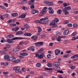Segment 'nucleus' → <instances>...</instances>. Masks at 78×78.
Masks as SVG:
<instances>
[{"instance_id":"1","label":"nucleus","mask_w":78,"mask_h":78,"mask_svg":"<svg viewBox=\"0 0 78 78\" xmlns=\"http://www.w3.org/2000/svg\"><path fill=\"white\" fill-rule=\"evenodd\" d=\"M13 70H16L15 71V73H22V71H20V68L19 67H15L13 68Z\"/></svg>"},{"instance_id":"2","label":"nucleus","mask_w":78,"mask_h":78,"mask_svg":"<svg viewBox=\"0 0 78 78\" xmlns=\"http://www.w3.org/2000/svg\"><path fill=\"white\" fill-rule=\"evenodd\" d=\"M43 19H44V20L43 21V22H44V24L45 25H48L49 22V20H48V17H46ZM46 20H48L46 21Z\"/></svg>"},{"instance_id":"3","label":"nucleus","mask_w":78,"mask_h":78,"mask_svg":"<svg viewBox=\"0 0 78 78\" xmlns=\"http://www.w3.org/2000/svg\"><path fill=\"white\" fill-rule=\"evenodd\" d=\"M43 42L42 41L34 43L35 45H36L37 47H40L41 45H43Z\"/></svg>"},{"instance_id":"4","label":"nucleus","mask_w":78,"mask_h":78,"mask_svg":"<svg viewBox=\"0 0 78 78\" xmlns=\"http://www.w3.org/2000/svg\"><path fill=\"white\" fill-rule=\"evenodd\" d=\"M48 9L49 10V14H53L54 13V10L51 7H49L48 8Z\"/></svg>"},{"instance_id":"5","label":"nucleus","mask_w":78,"mask_h":78,"mask_svg":"<svg viewBox=\"0 0 78 78\" xmlns=\"http://www.w3.org/2000/svg\"><path fill=\"white\" fill-rule=\"evenodd\" d=\"M60 52H61V51L58 49H56L55 51V54L56 56L59 55L60 54Z\"/></svg>"},{"instance_id":"6","label":"nucleus","mask_w":78,"mask_h":78,"mask_svg":"<svg viewBox=\"0 0 78 78\" xmlns=\"http://www.w3.org/2000/svg\"><path fill=\"white\" fill-rule=\"evenodd\" d=\"M15 58H16L14 57H9V58H8V61H13V62H14L16 60Z\"/></svg>"},{"instance_id":"7","label":"nucleus","mask_w":78,"mask_h":78,"mask_svg":"<svg viewBox=\"0 0 78 78\" xmlns=\"http://www.w3.org/2000/svg\"><path fill=\"white\" fill-rule=\"evenodd\" d=\"M70 9H71V7L68 6L65 8L64 9L62 10V11H63V12H66V11H67V10L69 11V10H70Z\"/></svg>"},{"instance_id":"8","label":"nucleus","mask_w":78,"mask_h":78,"mask_svg":"<svg viewBox=\"0 0 78 78\" xmlns=\"http://www.w3.org/2000/svg\"><path fill=\"white\" fill-rule=\"evenodd\" d=\"M27 1H28V0H22L21 2H18L17 3V4L19 5V4H20L21 5H22V4H26L27 2Z\"/></svg>"},{"instance_id":"9","label":"nucleus","mask_w":78,"mask_h":78,"mask_svg":"<svg viewBox=\"0 0 78 78\" xmlns=\"http://www.w3.org/2000/svg\"><path fill=\"white\" fill-rule=\"evenodd\" d=\"M48 10V8H47V7H45L42 9V11H41V14H43L44 12H46V11Z\"/></svg>"},{"instance_id":"10","label":"nucleus","mask_w":78,"mask_h":78,"mask_svg":"<svg viewBox=\"0 0 78 78\" xmlns=\"http://www.w3.org/2000/svg\"><path fill=\"white\" fill-rule=\"evenodd\" d=\"M69 32H70V31H69V30H66L63 32V35H64L65 36L68 35Z\"/></svg>"},{"instance_id":"11","label":"nucleus","mask_w":78,"mask_h":78,"mask_svg":"<svg viewBox=\"0 0 78 78\" xmlns=\"http://www.w3.org/2000/svg\"><path fill=\"white\" fill-rule=\"evenodd\" d=\"M63 37H66V36H58V38H56V41L58 42H61V40L60 38H62Z\"/></svg>"},{"instance_id":"12","label":"nucleus","mask_w":78,"mask_h":78,"mask_svg":"<svg viewBox=\"0 0 78 78\" xmlns=\"http://www.w3.org/2000/svg\"><path fill=\"white\" fill-rule=\"evenodd\" d=\"M17 39H23V38L22 37H16L12 39V40H17Z\"/></svg>"},{"instance_id":"13","label":"nucleus","mask_w":78,"mask_h":78,"mask_svg":"<svg viewBox=\"0 0 78 78\" xmlns=\"http://www.w3.org/2000/svg\"><path fill=\"white\" fill-rule=\"evenodd\" d=\"M60 65V63L58 62H55L53 64V66L56 67H58Z\"/></svg>"},{"instance_id":"14","label":"nucleus","mask_w":78,"mask_h":78,"mask_svg":"<svg viewBox=\"0 0 78 78\" xmlns=\"http://www.w3.org/2000/svg\"><path fill=\"white\" fill-rule=\"evenodd\" d=\"M35 0H30V1L28 2V4H29V5H34V2H35Z\"/></svg>"},{"instance_id":"15","label":"nucleus","mask_w":78,"mask_h":78,"mask_svg":"<svg viewBox=\"0 0 78 78\" xmlns=\"http://www.w3.org/2000/svg\"><path fill=\"white\" fill-rule=\"evenodd\" d=\"M31 34L29 33H25L23 34V35L24 36H31Z\"/></svg>"},{"instance_id":"16","label":"nucleus","mask_w":78,"mask_h":78,"mask_svg":"<svg viewBox=\"0 0 78 78\" xmlns=\"http://www.w3.org/2000/svg\"><path fill=\"white\" fill-rule=\"evenodd\" d=\"M25 17H26V15L25 14H22L21 15V16H19V18L20 19V18H21L22 19H24V18H25Z\"/></svg>"},{"instance_id":"17","label":"nucleus","mask_w":78,"mask_h":78,"mask_svg":"<svg viewBox=\"0 0 78 78\" xmlns=\"http://www.w3.org/2000/svg\"><path fill=\"white\" fill-rule=\"evenodd\" d=\"M24 28H26V30H28L30 28V27L27 24H26L25 25H24Z\"/></svg>"},{"instance_id":"18","label":"nucleus","mask_w":78,"mask_h":78,"mask_svg":"<svg viewBox=\"0 0 78 78\" xmlns=\"http://www.w3.org/2000/svg\"><path fill=\"white\" fill-rule=\"evenodd\" d=\"M16 35H20L21 34H23V32H17L16 33Z\"/></svg>"},{"instance_id":"19","label":"nucleus","mask_w":78,"mask_h":78,"mask_svg":"<svg viewBox=\"0 0 78 78\" xmlns=\"http://www.w3.org/2000/svg\"><path fill=\"white\" fill-rule=\"evenodd\" d=\"M20 55L23 56H27L28 55V53H20Z\"/></svg>"},{"instance_id":"20","label":"nucleus","mask_w":78,"mask_h":78,"mask_svg":"<svg viewBox=\"0 0 78 78\" xmlns=\"http://www.w3.org/2000/svg\"><path fill=\"white\" fill-rule=\"evenodd\" d=\"M14 36L12 34H9L7 36V37L8 38H12V37H14Z\"/></svg>"},{"instance_id":"21","label":"nucleus","mask_w":78,"mask_h":78,"mask_svg":"<svg viewBox=\"0 0 78 78\" xmlns=\"http://www.w3.org/2000/svg\"><path fill=\"white\" fill-rule=\"evenodd\" d=\"M9 55H6L4 56V59H7V60L8 61V59H9Z\"/></svg>"},{"instance_id":"22","label":"nucleus","mask_w":78,"mask_h":78,"mask_svg":"<svg viewBox=\"0 0 78 78\" xmlns=\"http://www.w3.org/2000/svg\"><path fill=\"white\" fill-rule=\"evenodd\" d=\"M37 28H38V33H41L42 31V29L41 27L38 26L37 27Z\"/></svg>"},{"instance_id":"23","label":"nucleus","mask_w":78,"mask_h":78,"mask_svg":"<svg viewBox=\"0 0 78 78\" xmlns=\"http://www.w3.org/2000/svg\"><path fill=\"white\" fill-rule=\"evenodd\" d=\"M15 61H14L13 62H15L16 63H19V62H20V61H21V60L20 59H18L16 60V58H15Z\"/></svg>"},{"instance_id":"24","label":"nucleus","mask_w":78,"mask_h":78,"mask_svg":"<svg viewBox=\"0 0 78 78\" xmlns=\"http://www.w3.org/2000/svg\"><path fill=\"white\" fill-rule=\"evenodd\" d=\"M54 23H58V22H59V19H58L55 18L53 20Z\"/></svg>"},{"instance_id":"25","label":"nucleus","mask_w":78,"mask_h":78,"mask_svg":"<svg viewBox=\"0 0 78 78\" xmlns=\"http://www.w3.org/2000/svg\"><path fill=\"white\" fill-rule=\"evenodd\" d=\"M76 58H78V55H76L71 57V59H75Z\"/></svg>"},{"instance_id":"26","label":"nucleus","mask_w":78,"mask_h":78,"mask_svg":"<svg viewBox=\"0 0 78 78\" xmlns=\"http://www.w3.org/2000/svg\"><path fill=\"white\" fill-rule=\"evenodd\" d=\"M19 30V27H17L16 28H13L12 29V31H18Z\"/></svg>"},{"instance_id":"27","label":"nucleus","mask_w":78,"mask_h":78,"mask_svg":"<svg viewBox=\"0 0 78 78\" xmlns=\"http://www.w3.org/2000/svg\"><path fill=\"white\" fill-rule=\"evenodd\" d=\"M38 38V37L37 36L35 37L34 36H32L31 37V39H34V40H36V39H37Z\"/></svg>"},{"instance_id":"28","label":"nucleus","mask_w":78,"mask_h":78,"mask_svg":"<svg viewBox=\"0 0 78 78\" xmlns=\"http://www.w3.org/2000/svg\"><path fill=\"white\" fill-rule=\"evenodd\" d=\"M12 16L13 17H17V16H18V13H14L12 14Z\"/></svg>"},{"instance_id":"29","label":"nucleus","mask_w":78,"mask_h":78,"mask_svg":"<svg viewBox=\"0 0 78 78\" xmlns=\"http://www.w3.org/2000/svg\"><path fill=\"white\" fill-rule=\"evenodd\" d=\"M48 6H53V2H49L48 4Z\"/></svg>"},{"instance_id":"30","label":"nucleus","mask_w":78,"mask_h":78,"mask_svg":"<svg viewBox=\"0 0 78 78\" xmlns=\"http://www.w3.org/2000/svg\"><path fill=\"white\" fill-rule=\"evenodd\" d=\"M60 69V67L58 66H57L56 67H55L54 68V70H59Z\"/></svg>"},{"instance_id":"31","label":"nucleus","mask_w":78,"mask_h":78,"mask_svg":"<svg viewBox=\"0 0 78 78\" xmlns=\"http://www.w3.org/2000/svg\"><path fill=\"white\" fill-rule=\"evenodd\" d=\"M61 12H62V10L61 9H58L57 12V13L58 14H61Z\"/></svg>"},{"instance_id":"32","label":"nucleus","mask_w":78,"mask_h":78,"mask_svg":"<svg viewBox=\"0 0 78 78\" xmlns=\"http://www.w3.org/2000/svg\"><path fill=\"white\" fill-rule=\"evenodd\" d=\"M44 54H40L39 55V57L38 58H40V59H41L43 58V56H44Z\"/></svg>"},{"instance_id":"33","label":"nucleus","mask_w":78,"mask_h":78,"mask_svg":"<svg viewBox=\"0 0 78 78\" xmlns=\"http://www.w3.org/2000/svg\"><path fill=\"white\" fill-rule=\"evenodd\" d=\"M30 6V9H34V4H29Z\"/></svg>"},{"instance_id":"34","label":"nucleus","mask_w":78,"mask_h":78,"mask_svg":"<svg viewBox=\"0 0 78 78\" xmlns=\"http://www.w3.org/2000/svg\"><path fill=\"white\" fill-rule=\"evenodd\" d=\"M37 67H39L41 66V64L39 63H37L36 65Z\"/></svg>"},{"instance_id":"35","label":"nucleus","mask_w":78,"mask_h":78,"mask_svg":"<svg viewBox=\"0 0 78 78\" xmlns=\"http://www.w3.org/2000/svg\"><path fill=\"white\" fill-rule=\"evenodd\" d=\"M44 70H53L52 68H44Z\"/></svg>"},{"instance_id":"36","label":"nucleus","mask_w":78,"mask_h":78,"mask_svg":"<svg viewBox=\"0 0 78 78\" xmlns=\"http://www.w3.org/2000/svg\"><path fill=\"white\" fill-rule=\"evenodd\" d=\"M3 16H4V17H5V18H8V16H9V14H8L7 13V14H5Z\"/></svg>"},{"instance_id":"37","label":"nucleus","mask_w":78,"mask_h":78,"mask_svg":"<svg viewBox=\"0 0 78 78\" xmlns=\"http://www.w3.org/2000/svg\"><path fill=\"white\" fill-rule=\"evenodd\" d=\"M31 13H32V14H36L35 10L34 9L31 10Z\"/></svg>"},{"instance_id":"38","label":"nucleus","mask_w":78,"mask_h":78,"mask_svg":"<svg viewBox=\"0 0 78 78\" xmlns=\"http://www.w3.org/2000/svg\"><path fill=\"white\" fill-rule=\"evenodd\" d=\"M47 66L48 67H52V64L51 63H48L47 64Z\"/></svg>"},{"instance_id":"39","label":"nucleus","mask_w":78,"mask_h":78,"mask_svg":"<svg viewBox=\"0 0 78 78\" xmlns=\"http://www.w3.org/2000/svg\"><path fill=\"white\" fill-rule=\"evenodd\" d=\"M7 42H8V43H9L10 44H12V41H11L9 39H8Z\"/></svg>"},{"instance_id":"40","label":"nucleus","mask_w":78,"mask_h":78,"mask_svg":"<svg viewBox=\"0 0 78 78\" xmlns=\"http://www.w3.org/2000/svg\"><path fill=\"white\" fill-rule=\"evenodd\" d=\"M16 25H16V24L11 23L10 25V27H14L15 26H16Z\"/></svg>"},{"instance_id":"41","label":"nucleus","mask_w":78,"mask_h":78,"mask_svg":"<svg viewBox=\"0 0 78 78\" xmlns=\"http://www.w3.org/2000/svg\"><path fill=\"white\" fill-rule=\"evenodd\" d=\"M41 38H44V37H45L46 36V35L44 34H43L41 36Z\"/></svg>"},{"instance_id":"42","label":"nucleus","mask_w":78,"mask_h":78,"mask_svg":"<svg viewBox=\"0 0 78 78\" xmlns=\"http://www.w3.org/2000/svg\"><path fill=\"white\" fill-rule=\"evenodd\" d=\"M35 57H36V58H39V54L37 53L35 54Z\"/></svg>"},{"instance_id":"43","label":"nucleus","mask_w":78,"mask_h":78,"mask_svg":"<svg viewBox=\"0 0 78 78\" xmlns=\"http://www.w3.org/2000/svg\"><path fill=\"white\" fill-rule=\"evenodd\" d=\"M49 1H46L44 2V3H45L46 4H47V5H48V3H49Z\"/></svg>"},{"instance_id":"44","label":"nucleus","mask_w":78,"mask_h":78,"mask_svg":"<svg viewBox=\"0 0 78 78\" xmlns=\"http://www.w3.org/2000/svg\"><path fill=\"white\" fill-rule=\"evenodd\" d=\"M63 23L64 24H67L69 23V21L67 20H66L64 21Z\"/></svg>"},{"instance_id":"45","label":"nucleus","mask_w":78,"mask_h":78,"mask_svg":"<svg viewBox=\"0 0 78 78\" xmlns=\"http://www.w3.org/2000/svg\"><path fill=\"white\" fill-rule=\"evenodd\" d=\"M44 51V49H41L38 50L39 53H41V52H42V51Z\"/></svg>"},{"instance_id":"46","label":"nucleus","mask_w":78,"mask_h":78,"mask_svg":"<svg viewBox=\"0 0 78 78\" xmlns=\"http://www.w3.org/2000/svg\"><path fill=\"white\" fill-rule=\"evenodd\" d=\"M50 25H52V26H53V25H55V23L54 22L53 23V22H52L50 23Z\"/></svg>"},{"instance_id":"47","label":"nucleus","mask_w":78,"mask_h":78,"mask_svg":"<svg viewBox=\"0 0 78 78\" xmlns=\"http://www.w3.org/2000/svg\"><path fill=\"white\" fill-rule=\"evenodd\" d=\"M56 33V36H60V35L61 34V33L60 32H57Z\"/></svg>"},{"instance_id":"48","label":"nucleus","mask_w":78,"mask_h":78,"mask_svg":"<svg viewBox=\"0 0 78 78\" xmlns=\"http://www.w3.org/2000/svg\"><path fill=\"white\" fill-rule=\"evenodd\" d=\"M23 9H24V10H27V9H28V8L27 7H25L24 6H23Z\"/></svg>"},{"instance_id":"49","label":"nucleus","mask_w":78,"mask_h":78,"mask_svg":"<svg viewBox=\"0 0 78 78\" xmlns=\"http://www.w3.org/2000/svg\"><path fill=\"white\" fill-rule=\"evenodd\" d=\"M22 72H24L26 71V69L25 68H22Z\"/></svg>"},{"instance_id":"50","label":"nucleus","mask_w":78,"mask_h":78,"mask_svg":"<svg viewBox=\"0 0 78 78\" xmlns=\"http://www.w3.org/2000/svg\"><path fill=\"white\" fill-rule=\"evenodd\" d=\"M33 48V46H31L30 47L28 48L27 50H31V49Z\"/></svg>"},{"instance_id":"51","label":"nucleus","mask_w":78,"mask_h":78,"mask_svg":"<svg viewBox=\"0 0 78 78\" xmlns=\"http://www.w3.org/2000/svg\"><path fill=\"white\" fill-rule=\"evenodd\" d=\"M67 26L69 27H72V24L69 23L68 24H67Z\"/></svg>"},{"instance_id":"52","label":"nucleus","mask_w":78,"mask_h":78,"mask_svg":"<svg viewBox=\"0 0 78 78\" xmlns=\"http://www.w3.org/2000/svg\"><path fill=\"white\" fill-rule=\"evenodd\" d=\"M78 27V25H77V24H73V27L74 28H76Z\"/></svg>"},{"instance_id":"53","label":"nucleus","mask_w":78,"mask_h":78,"mask_svg":"<svg viewBox=\"0 0 78 78\" xmlns=\"http://www.w3.org/2000/svg\"><path fill=\"white\" fill-rule=\"evenodd\" d=\"M47 57L48 58H51V55L50 54H48L47 55Z\"/></svg>"},{"instance_id":"54","label":"nucleus","mask_w":78,"mask_h":78,"mask_svg":"<svg viewBox=\"0 0 78 78\" xmlns=\"http://www.w3.org/2000/svg\"><path fill=\"white\" fill-rule=\"evenodd\" d=\"M76 35V32H74L72 34V36H75V35Z\"/></svg>"},{"instance_id":"55","label":"nucleus","mask_w":78,"mask_h":78,"mask_svg":"<svg viewBox=\"0 0 78 78\" xmlns=\"http://www.w3.org/2000/svg\"><path fill=\"white\" fill-rule=\"evenodd\" d=\"M1 16H0V19H2V20H4V18L3 17V15H0Z\"/></svg>"},{"instance_id":"56","label":"nucleus","mask_w":78,"mask_h":78,"mask_svg":"<svg viewBox=\"0 0 78 78\" xmlns=\"http://www.w3.org/2000/svg\"><path fill=\"white\" fill-rule=\"evenodd\" d=\"M12 22V20H9L7 21L8 23H11Z\"/></svg>"},{"instance_id":"57","label":"nucleus","mask_w":78,"mask_h":78,"mask_svg":"<svg viewBox=\"0 0 78 78\" xmlns=\"http://www.w3.org/2000/svg\"><path fill=\"white\" fill-rule=\"evenodd\" d=\"M66 53H70L72 52V51H71V50H69L66 51Z\"/></svg>"},{"instance_id":"58","label":"nucleus","mask_w":78,"mask_h":78,"mask_svg":"<svg viewBox=\"0 0 78 78\" xmlns=\"http://www.w3.org/2000/svg\"><path fill=\"white\" fill-rule=\"evenodd\" d=\"M6 47L7 48H10L11 46L9 45H6Z\"/></svg>"},{"instance_id":"59","label":"nucleus","mask_w":78,"mask_h":78,"mask_svg":"<svg viewBox=\"0 0 78 78\" xmlns=\"http://www.w3.org/2000/svg\"><path fill=\"white\" fill-rule=\"evenodd\" d=\"M4 5H5V6L6 7H8V3H4Z\"/></svg>"},{"instance_id":"60","label":"nucleus","mask_w":78,"mask_h":78,"mask_svg":"<svg viewBox=\"0 0 78 78\" xmlns=\"http://www.w3.org/2000/svg\"><path fill=\"white\" fill-rule=\"evenodd\" d=\"M12 51L13 52H14V53H16V52H17V51H16V49H12Z\"/></svg>"},{"instance_id":"61","label":"nucleus","mask_w":78,"mask_h":78,"mask_svg":"<svg viewBox=\"0 0 78 78\" xmlns=\"http://www.w3.org/2000/svg\"><path fill=\"white\" fill-rule=\"evenodd\" d=\"M58 3H62L63 1H58Z\"/></svg>"},{"instance_id":"62","label":"nucleus","mask_w":78,"mask_h":78,"mask_svg":"<svg viewBox=\"0 0 78 78\" xmlns=\"http://www.w3.org/2000/svg\"><path fill=\"white\" fill-rule=\"evenodd\" d=\"M75 68H76V67H75V66H73L71 67V69L72 70L73 69H75Z\"/></svg>"},{"instance_id":"63","label":"nucleus","mask_w":78,"mask_h":78,"mask_svg":"<svg viewBox=\"0 0 78 78\" xmlns=\"http://www.w3.org/2000/svg\"><path fill=\"white\" fill-rule=\"evenodd\" d=\"M34 22H35V23H40V21L39 20H35L34 21Z\"/></svg>"},{"instance_id":"64","label":"nucleus","mask_w":78,"mask_h":78,"mask_svg":"<svg viewBox=\"0 0 78 78\" xmlns=\"http://www.w3.org/2000/svg\"><path fill=\"white\" fill-rule=\"evenodd\" d=\"M5 66H8V62H4Z\"/></svg>"}]
</instances>
